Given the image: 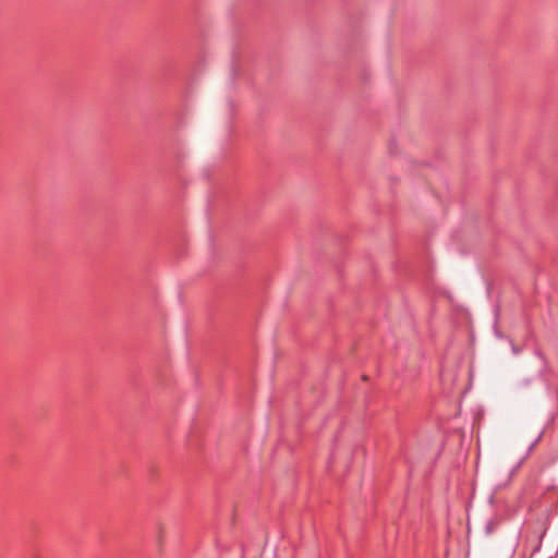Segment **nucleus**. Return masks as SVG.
<instances>
[{"label":"nucleus","instance_id":"1","mask_svg":"<svg viewBox=\"0 0 558 558\" xmlns=\"http://www.w3.org/2000/svg\"><path fill=\"white\" fill-rule=\"evenodd\" d=\"M228 105H229V107H230V110H234L235 106H234V104H233L232 101H229V104H228Z\"/></svg>","mask_w":558,"mask_h":558},{"label":"nucleus","instance_id":"2","mask_svg":"<svg viewBox=\"0 0 558 558\" xmlns=\"http://www.w3.org/2000/svg\"><path fill=\"white\" fill-rule=\"evenodd\" d=\"M159 542L162 543V533H160Z\"/></svg>","mask_w":558,"mask_h":558},{"label":"nucleus","instance_id":"3","mask_svg":"<svg viewBox=\"0 0 558 558\" xmlns=\"http://www.w3.org/2000/svg\"><path fill=\"white\" fill-rule=\"evenodd\" d=\"M514 473V470L511 471V473L509 474V478L512 477V474Z\"/></svg>","mask_w":558,"mask_h":558}]
</instances>
